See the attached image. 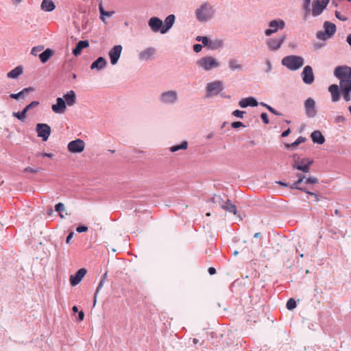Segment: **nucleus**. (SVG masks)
<instances>
[{
  "mask_svg": "<svg viewBox=\"0 0 351 351\" xmlns=\"http://www.w3.org/2000/svg\"><path fill=\"white\" fill-rule=\"evenodd\" d=\"M36 156L37 157L38 156H42L43 158L47 157V158H53L54 154H53L51 153L42 152V153L37 154Z\"/></svg>",
  "mask_w": 351,
  "mask_h": 351,
  "instance_id": "052dcab7",
  "label": "nucleus"
},
{
  "mask_svg": "<svg viewBox=\"0 0 351 351\" xmlns=\"http://www.w3.org/2000/svg\"><path fill=\"white\" fill-rule=\"evenodd\" d=\"M224 200L221 198L220 195H215V204H218L219 206L222 207V204H223Z\"/></svg>",
  "mask_w": 351,
  "mask_h": 351,
  "instance_id": "13d9d810",
  "label": "nucleus"
},
{
  "mask_svg": "<svg viewBox=\"0 0 351 351\" xmlns=\"http://www.w3.org/2000/svg\"><path fill=\"white\" fill-rule=\"evenodd\" d=\"M84 318V313L82 311H78L77 319L78 322H82Z\"/></svg>",
  "mask_w": 351,
  "mask_h": 351,
  "instance_id": "338daca9",
  "label": "nucleus"
},
{
  "mask_svg": "<svg viewBox=\"0 0 351 351\" xmlns=\"http://www.w3.org/2000/svg\"><path fill=\"white\" fill-rule=\"evenodd\" d=\"M87 271L85 268L79 269L75 274L70 276V284L71 286L75 287L84 278Z\"/></svg>",
  "mask_w": 351,
  "mask_h": 351,
  "instance_id": "f3484780",
  "label": "nucleus"
},
{
  "mask_svg": "<svg viewBox=\"0 0 351 351\" xmlns=\"http://www.w3.org/2000/svg\"><path fill=\"white\" fill-rule=\"evenodd\" d=\"M228 67L232 71H234L236 70H241L242 69L241 65L239 64L237 61L234 59L229 60Z\"/></svg>",
  "mask_w": 351,
  "mask_h": 351,
  "instance_id": "4c0bfd02",
  "label": "nucleus"
},
{
  "mask_svg": "<svg viewBox=\"0 0 351 351\" xmlns=\"http://www.w3.org/2000/svg\"><path fill=\"white\" fill-rule=\"evenodd\" d=\"M66 108V103L62 97H58L56 104L51 106L52 110L57 114H63Z\"/></svg>",
  "mask_w": 351,
  "mask_h": 351,
  "instance_id": "aec40b11",
  "label": "nucleus"
},
{
  "mask_svg": "<svg viewBox=\"0 0 351 351\" xmlns=\"http://www.w3.org/2000/svg\"><path fill=\"white\" fill-rule=\"evenodd\" d=\"M287 39L286 34H283L278 38H273L267 39L265 42L266 45L270 51H278Z\"/></svg>",
  "mask_w": 351,
  "mask_h": 351,
  "instance_id": "6e6552de",
  "label": "nucleus"
},
{
  "mask_svg": "<svg viewBox=\"0 0 351 351\" xmlns=\"http://www.w3.org/2000/svg\"><path fill=\"white\" fill-rule=\"evenodd\" d=\"M23 72L21 66H17L14 69L8 73L7 77L10 79H17Z\"/></svg>",
  "mask_w": 351,
  "mask_h": 351,
  "instance_id": "473e14b6",
  "label": "nucleus"
},
{
  "mask_svg": "<svg viewBox=\"0 0 351 351\" xmlns=\"http://www.w3.org/2000/svg\"><path fill=\"white\" fill-rule=\"evenodd\" d=\"M63 99L65 101L66 106H72L76 101V95L73 90H69L64 95Z\"/></svg>",
  "mask_w": 351,
  "mask_h": 351,
  "instance_id": "c756f323",
  "label": "nucleus"
},
{
  "mask_svg": "<svg viewBox=\"0 0 351 351\" xmlns=\"http://www.w3.org/2000/svg\"><path fill=\"white\" fill-rule=\"evenodd\" d=\"M207 36H197L195 38V40L198 42H201L202 44L206 41V38Z\"/></svg>",
  "mask_w": 351,
  "mask_h": 351,
  "instance_id": "774afa93",
  "label": "nucleus"
},
{
  "mask_svg": "<svg viewBox=\"0 0 351 351\" xmlns=\"http://www.w3.org/2000/svg\"><path fill=\"white\" fill-rule=\"evenodd\" d=\"M187 147L188 142L186 141H183L180 144L171 146L169 149L171 152H176L180 149H186Z\"/></svg>",
  "mask_w": 351,
  "mask_h": 351,
  "instance_id": "e433bc0d",
  "label": "nucleus"
},
{
  "mask_svg": "<svg viewBox=\"0 0 351 351\" xmlns=\"http://www.w3.org/2000/svg\"><path fill=\"white\" fill-rule=\"evenodd\" d=\"M304 108L307 117L313 119L317 115L316 104L313 98L308 97L304 101Z\"/></svg>",
  "mask_w": 351,
  "mask_h": 351,
  "instance_id": "9b49d317",
  "label": "nucleus"
},
{
  "mask_svg": "<svg viewBox=\"0 0 351 351\" xmlns=\"http://www.w3.org/2000/svg\"><path fill=\"white\" fill-rule=\"evenodd\" d=\"M53 54V50L50 48H47L38 55L39 60L42 63L45 64L48 62Z\"/></svg>",
  "mask_w": 351,
  "mask_h": 351,
  "instance_id": "c85d7f7f",
  "label": "nucleus"
},
{
  "mask_svg": "<svg viewBox=\"0 0 351 351\" xmlns=\"http://www.w3.org/2000/svg\"><path fill=\"white\" fill-rule=\"evenodd\" d=\"M123 47L121 45H117L112 47V48L108 52V56L112 65L117 64L122 51Z\"/></svg>",
  "mask_w": 351,
  "mask_h": 351,
  "instance_id": "2eb2a0df",
  "label": "nucleus"
},
{
  "mask_svg": "<svg viewBox=\"0 0 351 351\" xmlns=\"http://www.w3.org/2000/svg\"><path fill=\"white\" fill-rule=\"evenodd\" d=\"M304 182L308 184H317L319 182V180L316 177L310 176L306 178Z\"/></svg>",
  "mask_w": 351,
  "mask_h": 351,
  "instance_id": "a18cd8bd",
  "label": "nucleus"
},
{
  "mask_svg": "<svg viewBox=\"0 0 351 351\" xmlns=\"http://www.w3.org/2000/svg\"><path fill=\"white\" fill-rule=\"evenodd\" d=\"M85 148V143L83 140L77 138L71 141L68 143L67 149L69 152L73 154L82 153Z\"/></svg>",
  "mask_w": 351,
  "mask_h": 351,
  "instance_id": "ddd939ff",
  "label": "nucleus"
},
{
  "mask_svg": "<svg viewBox=\"0 0 351 351\" xmlns=\"http://www.w3.org/2000/svg\"><path fill=\"white\" fill-rule=\"evenodd\" d=\"M215 14V10L208 3H204L195 11V16L197 21L206 23L210 21Z\"/></svg>",
  "mask_w": 351,
  "mask_h": 351,
  "instance_id": "f257e3e1",
  "label": "nucleus"
},
{
  "mask_svg": "<svg viewBox=\"0 0 351 351\" xmlns=\"http://www.w3.org/2000/svg\"><path fill=\"white\" fill-rule=\"evenodd\" d=\"M41 168H32L30 167H27L24 169L25 172H30L33 173H36L40 171Z\"/></svg>",
  "mask_w": 351,
  "mask_h": 351,
  "instance_id": "5fc2aeb1",
  "label": "nucleus"
},
{
  "mask_svg": "<svg viewBox=\"0 0 351 351\" xmlns=\"http://www.w3.org/2000/svg\"><path fill=\"white\" fill-rule=\"evenodd\" d=\"M306 141V138L304 136H299L293 143H285V147L287 149H294L298 145H299L302 143H304Z\"/></svg>",
  "mask_w": 351,
  "mask_h": 351,
  "instance_id": "f704fd0d",
  "label": "nucleus"
},
{
  "mask_svg": "<svg viewBox=\"0 0 351 351\" xmlns=\"http://www.w3.org/2000/svg\"><path fill=\"white\" fill-rule=\"evenodd\" d=\"M334 75L339 80L340 86L351 85V67L338 66L334 70Z\"/></svg>",
  "mask_w": 351,
  "mask_h": 351,
  "instance_id": "7ed1b4c3",
  "label": "nucleus"
},
{
  "mask_svg": "<svg viewBox=\"0 0 351 351\" xmlns=\"http://www.w3.org/2000/svg\"><path fill=\"white\" fill-rule=\"evenodd\" d=\"M223 84L221 81H215L207 84L206 97L209 98L217 95L223 90Z\"/></svg>",
  "mask_w": 351,
  "mask_h": 351,
  "instance_id": "1a4fd4ad",
  "label": "nucleus"
},
{
  "mask_svg": "<svg viewBox=\"0 0 351 351\" xmlns=\"http://www.w3.org/2000/svg\"><path fill=\"white\" fill-rule=\"evenodd\" d=\"M258 104H260V103H258L257 99L252 96L243 98L239 102V106L241 108H246L249 106L256 107Z\"/></svg>",
  "mask_w": 351,
  "mask_h": 351,
  "instance_id": "412c9836",
  "label": "nucleus"
},
{
  "mask_svg": "<svg viewBox=\"0 0 351 351\" xmlns=\"http://www.w3.org/2000/svg\"><path fill=\"white\" fill-rule=\"evenodd\" d=\"M294 162L292 165H298L299 166H304V163L302 162V158L300 159V157L297 154L293 155Z\"/></svg>",
  "mask_w": 351,
  "mask_h": 351,
  "instance_id": "8fccbe9b",
  "label": "nucleus"
},
{
  "mask_svg": "<svg viewBox=\"0 0 351 351\" xmlns=\"http://www.w3.org/2000/svg\"><path fill=\"white\" fill-rule=\"evenodd\" d=\"M269 28L265 30V34L270 36L278 30L283 29L285 27V22L282 19H274L271 21L268 24Z\"/></svg>",
  "mask_w": 351,
  "mask_h": 351,
  "instance_id": "0eeeda50",
  "label": "nucleus"
},
{
  "mask_svg": "<svg viewBox=\"0 0 351 351\" xmlns=\"http://www.w3.org/2000/svg\"><path fill=\"white\" fill-rule=\"evenodd\" d=\"M99 13H100V19L102 21H104V23H106L105 22V16L110 17L114 13V11H106L104 9L101 3H100L99 5Z\"/></svg>",
  "mask_w": 351,
  "mask_h": 351,
  "instance_id": "c9c22d12",
  "label": "nucleus"
},
{
  "mask_svg": "<svg viewBox=\"0 0 351 351\" xmlns=\"http://www.w3.org/2000/svg\"><path fill=\"white\" fill-rule=\"evenodd\" d=\"M261 118L265 124H268L269 123V119L266 112H262L261 114Z\"/></svg>",
  "mask_w": 351,
  "mask_h": 351,
  "instance_id": "4d7b16f0",
  "label": "nucleus"
},
{
  "mask_svg": "<svg viewBox=\"0 0 351 351\" xmlns=\"http://www.w3.org/2000/svg\"><path fill=\"white\" fill-rule=\"evenodd\" d=\"M335 15L337 19L341 21H346L348 20V17L342 15L339 11L336 10L335 12Z\"/></svg>",
  "mask_w": 351,
  "mask_h": 351,
  "instance_id": "603ef678",
  "label": "nucleus"
},
{
  "mask_svg": "<svg viewBox=\"0 0 351 351\" xmlns=\"http://www.w3.org/2000/svg\"><path fill=\"white\" fill-rule=\"evenodd\" d=\"M341 95L346 101H350L351 99V85L340 86Z\"/></svg>",
  "mask_w": 351,
  "mask_h": 351,
  "instance_id": "72a5a7b5",
  "label": "nucleus"
},
{
  "mask_svg": "<svg viewBox=\"0 0 351 351\" xmlns=\"http://www.w3.org/2000/svg\"><path fill=\"white\" fill-rule=\"evenodd\" d=\"M301 77L305 84H312L315 81L313 68L310 65L305 66L301 73Z\"/></svg>",
  "mask_w": 351,
  "mask_h": 351,
  "instance_id": "4468645a",
  "label": "nucleus"
},
{
  "mask_svg": "<svg viewBox=\"0 0 351 351\" xmlns=\"http://www.w3.org/2000/svg\"><path fill=\"white\" fill-rule=\"evenodd\" d=\"M311 1V0H304L303 9L304 10V12H306V14H310V12H311V9H310Z\"/></svg>",
  "mask_w": 351,
  "mask_h": 351,
  "instance_id": "de8ad7c7",
  "label": "nucleus"
},
{
  "mask_svg": "<svg viewBox=\"0 0 351 351\" xmlns=\"http://www.w3.org/2000/svg\"><path fill=\"white\" fill-rule=\"evenodd\" d=\"M203 45L202 44H194L193 46V49L195 53H199L202 51Z\"/></svg>",
  "mask_w": 351,
  "mask_h": 351,
  "instance_id": "680f3d73",
  "label": "nucleus"
},
{
  "mask_svg": "<svg viewBox=\"0 0 351 351\" xmlns=\"http://www.w3.org/2000/svg\"><path fill=\"white\" fill-rule=\"evenodd\" d=\"M44 49V47L43 45H38L36 47H34L31 50V54L36 56L38 55V53Z\"/></svg>",
  "mask_w": 351,
  "mask_h": 351,
  "instance_id": "49530a36",
  "label": "nucleus"
},
{
  "mask_svg": "<svg viewBox=\"0 0 351 351\" xmlns=\"http://www.w3.org/2000/svg\"><path fill=\"white\" fill-rule=\"evenodd\" d=\"M302 162L304 163V166H299L298 165H291L293 169H296L300 171L303 173H307L310 172V167L313 164L314 161L313 159L308 158H303Z\"/></svg>",
  "mask_w": 351,
  "mask_h": 351,
  "instance_id": "4be33fe9",
  "label": "nucleus"
},
{
  "mask_svg": "<svg viewBox=\"0 0 351 351\" xmlns=\"http://www.w3.org/2000/svg\"><path fill=\"white\" fill-rule=\"evenodd\" d=\"M107 66V60L104 57L99 56L90 64V69L91 70L101 71L105 69Z\"/></svg>",
  "mask_w": 351,
  "mask_h": 351,
  "instance_id": "5701e85b",
  "label": "nucleus"
},
{
  "mask_svg": "<svg viewBox=\"0 0 351 351\" xmlns=\"http://www.w3.org/2000/svg\"><path fill=\"white\" fill-rule=\"evenodd\" d=\"M54 208L56 212L60 213L64 210V204L59 202L55 205Z\"/></svg>",
  "mask_w": 351,
  "mask_h": 351,
  "instance_id": "3c124183",
  "label": "nucleus"
},
{
  "mask_svg": "<svg viewBox=\"0 0 351 351\" xmlns=\"http://www.w3.org/2000/svg\"><path fill=\"white\" fill-rule=\"evenodd\" d=\"M306 193H307L308 195H309L311 196H313L315 198V202H319L320 199V196L314 192L307 190L306 191Z\"/></svg>",
  "mask_w": 351,
  "mask_h": 351,
  "instance_id": "bf43d9fd",
  "label": "nucleus"
},
{
  "mask_svg": "<svg viewBox=\"0 0 351 351\" xmlns=\"http://www.w3.org/2000/svg\"><path fill=\"white\" fill-rule=\"evenodd\" d=\"M324 30L316 33V38L320 40L326 41L333 36L337 31V26L330 21H325L323 24Z\"/></svg>",
  "mask_w": 351,
  "mask_h": 351,
  "instance_id": "20e7f679",
  "label": "nucleus"
},
{
  "mask_svg": "<svg viewBox=\"0 0 351 351\" xmlns=\"http://www.w3.org/2000/svg\"><path fill=\"white\" fill-rule=\"evenodd\" d=\"M260 105L267 108L271 113L277 115V116H281L282 113L279 111L276 110L275 108L271 107V106L264 103V102H260Z\"/></svg>",
  "mask_w": 351,
  "mask_h": 351,
  "instance_id": "ea45409f",
  "label": "nucleus"
},
{
  "mask_svg": "<svg viewBox=\"0 0 351 351\" xmlns=\"http://www.w3.org/2000/svg\"><path fill=\"white\" fill-rule=\"evenodd\" d=\"M148 26L153 32H160L162 34L165 33L162 29V21L157 16H152L148 20Z\"/></svg>",
  "mask_w": 351,
  "mask_h": 351,
  "instance_id": "dca6fc26",
  "label": "nucleus"
},
{
  "mask_svg": "<svg viewBox=\"0 0 351 351\" xmlns=\"http://www.w3.org/2000/svg\"><path fill=\"white\" fill-rule=\"evenodd\" d=\"M311 138L314 143L322 145L325 142V137L319 130H315L311 134Z\"/></svg>",
  "mask_w": 351,
  "mask_h": 351,
  "instance_id": "cd10ccee",
  "label": "nucleus"
},
{
  "mask_svg": "<svg viewBox=\"0 0 351 351\" xmlns=\"http://www.w3.org/2000/svg\"><path fill=\"white\" fill-rule=\"evenodd\" d=\"M36 132L38 137L41 138L43 141H47L51 133V129L48 124L39 123L36 125Z\"/></svg>",
  "mask_w": 351,
  "mask_h": 351,
  "instance_id": "9d476101",
  "label": "nucleus"
},
{
  "mask_svg": "<svg viewBox=\"0 0 351 351\" xmlns=\"http://www.w3.org/2000/svg\"><path fill=\"white\" fill-rule=\"evenodd\" d=\"M40 8L45 12H50L55 10L56 5L52 0H43Z\"/></svg>",
  "mask_w": 351,
  "mask_h": 351,
  "instance_id": "7c9ffc66",
  "label": "nucleus"
},
{
  "mask_svg": "<svg viewBox=\"0 0 351 351\" xmlns=\"http://www.w3.org/2000/svg\"><path fill=\"white\" fill-rule=\"evenodd\" d=\"M276 183L283 187H289L290 184L289 182H286L282 180L276 181Z\"/></svg>",
  "mask_w": 351,
  "mask_h": 351,
  "instance_id": "69168bd1",
  "label": "nucleus"
},
{
  "mask_svg": "<svg viewBox=\"0 0 351 351\" xmlns=\"http://www.w3.org/2000/svg\"><path fill=\"white\" fill-rule=\"evenodd\" d=\"M155 54L156 49L154 47H148L139 53L138 58L141 61H149L154 58Z\"/></svg>",
  "mask_w": 351,
  "mask_h": 351,
  "instance_id": "6ab92c4d",
  "label": "nucleus"
},
{
  "mask_svg": "<svg viewBox=\"0 0 351 351\" xmlns=\"http://www.w3.org/2000/svg\"><path fill=\"white\" fill-rule=\"evenodd\" d=\"M296 301L293 298H289L286 304V307L288 310H293L296 307Z\"/></svg>",
  "mask_w": 351,
  "mask_h": 351,
  "instance_id": "79ce46f5",
  "label": "nucleus"
},
{
  "mask_svg": "<svg viewBox=\"0 0 351 351\" xmlns=\"http://www.w3.org/2000/svg\"><path fill=\"white\" fill-rule=\"evenodd\" d=\"M88 230V227L85 225H80L77 227L76 231L78 233L85 232Z\"/></svg>",
  "mask_w": 351,
  "mask_h": 351,
  "instance_id": "6e6d98bb",
  "label": "nucleus"
},
{
  "mask_svg": "<svg viewBox=\"0 0 351 351\" xmlns=\"http://www.w3.org/2000/svg\"><path fill=\"white\" fill-rule=\"evenodd\" d=\"M231 127L234 129L239 128L241 127L245 128V125L241 121H234L231 123Z\"/></svg>",
  "mask_w": 351,
  "mask_h": 351,
  "instance_id": "864d4df0",
  "label": "nucleus"
},
{
  "mask_svg": "<svg viewBox=\"0 0 351 351\" xmlns=\"http://www.w3.org/2000/svg\"><path fill=\"white\" fill-rule=\"evenodd\" d=\"M196 64L206 71L218 68L219 62L213 56H205L197 60Z\"/></svg>",
  "mask_w": 351,
  "mask_h": 351,
  "instance_id": "39448f33",
  "label": "nucleus"
},
{
  "mask_svg": "<svg viewBox=\"0 0 351 351\" xmlns=\"http://www.w3.org/2000/svg\"><path fill=\"white\" fill-rule=\"evenodd\" d=\"M159 100L166 105H173L178 100V93L176 90H168L160 94Z\"/></svg>",
  "mask_w": 351,
  "mask_h": 351,
  "instance_id": "423d86ee",
  "label": "nucleus"
},
{
  "mask_svg": "<svg viewBox=\"0 0 351 351\" xmlns=\"http://www.w3.org/2000/svg\"><path fill=\"white\" fill-rule=\"evenodd\" d=\"M206 41L203 43L204 47H208L210 50H217L220 49L223 45V42L220 39L210 40L208 36L206 38Z\"/></svg>",
  "mask_w": 351,
  "mask_h": 351,
  "instance_id": "a211bd4d",
  "label": "nucleus"
},
{
  "mask_svg": "<svg viewBox=\"0 0 351 351\" xmlns=\"http://www.w3.org/2000/svg\"><path fill=\"white\" fill-rule=\"evenodd\" d=\"M221 208L229 213H233L234 215H237V213L236 206L233 204L229 199H227L226 202L224 201Z\"/></svg>",
  "mask_w": 351,
  "mask_h": 351,
  "instance_id": "2f4dec72",
  "label": "nucleus"
},
{
  "mask_svg": "<svg viewBox=\"0 0 351 351\" xmlns=\"http://www.w3.org/2000/svg\"><path fill=\"white\" fill-rule=\"evenodd\" d=\"M245 113V111L240 110H235L232 112V114L235 117L243 119Z\"/></svg>",
  "mask_w": 351,
  "mask_h": 351,
  "instance_id": "09e8293b",
  "label": "nucleus"
},
{
  "mask_svg": "<svg viewBox=\"0 0 351 351\" xmlns=\"http://www.w3.org/2000/svg\"><path fill=\"white\" fill-rule=\"evenodd\" d=\"M295 176L298 178V181H299L300 183H302L303 181H305L306 176L302 173H296Z\"/></svg>",
  "mask_w": 351,
  "mask_h": 351,
  "instance_id": "0e129e2a",
  "label": "nucleus"
},
{
  "mask_svg": "<svg viewBox=\"0 0 351 351\" xmlns=\"http://www.w3.org/2000/svg\"><path fill=\"white\" fill-rule=\"evenodd\" d=\"M39 101H32L30 104L27 105L24 108V111L27 114V112L32 108H35L39 105Z\"/></svg>",
  "mask_w": 351,
  "mask_h": 351,
  "instance_id": "37998d69",
  "label": "nucleus"
},
{
  "mask_svg": "<svg viewBox=\"0 0 351 351\" xmlns=\"http://www.w3.org/2000/svg\"><path fill=\"white\" fill-rule=\"evenodd\" d=\"M26 114H27L23 109L22 111H18V112H13L12 116L17 118L19 120H20L21 121H24V120L26 117Z\"/></svg>",
  "mask_w": 351,
  "mask_h": 351,
  "instance_id": "a19ab883",
  "label": "nucleus"
},
{
  "mask_svg": "<svg viewBox=\"0 0 351 351\" xmlns=\"http://www.w3.org/2000/svg\"><path fill=\"white\" fill-rule=\"evenodd\" d=\"M266 66H267V68L265 69V72L266 73H269L271 70H272V64H271V62L269 60L267 59L266 60Z\"/></svg>",
  "mask_w": 351,
  "mask_h": 351,
  "instance_id": "e2e57ef3",
  "label": "nucleus"
},
{
  "mask_svg": "<svg viewBox=\"0 0 351 351\" xmlns=\"http://www.w3.org/2000/svg\"><path fill=\"white\" fill-rule=\"evenodd\" d=\"M176 21V16L174 14L168 15L164 22L162 21V31L166 34L167 33L170 29L173 27Z\"/></svg>",
  "mask_w": 351,
  "mask_h": 351,
  "instance_id": "a878e982",
  "label": "nucleus"
},
{
  "mask_svg": "<svg viewBox=\"0 0 351 351\" xmlns=\"http://www.w3.org/2000/svg\"><path fill=\"white\" fill-rule=\"evenodd\" d=\"M281 64L290 71H297L304 66V59L300 56L289 55L282 59Z\"/></svg>",
  "mask_w": 351,
  "mask_h": 351,
  "instance_id": "f03ea898",
  "label": "nucleus"
},
{
  "mask_svg": "<svg viewBox=\"0 0 351 351\" xmlns=\"http://www.w3.org/2000/svg\"><path fill=\"white\" fill-rule=\"evenodd\" d=\"M89 47V42L88 40H80L77 43L75 47L73 49V54L77 57L82 53V51Z\"/></svg>",
  "mask_w": 351,
  "mask_h": 351,
  "instance_id": "393cba45",
  "label": "nucleus"
},
{
  "mask_svg": "<svg viewBox=\"0 0 351 351\" xmlns=\"http://www.w3.org/2000/svg\"><path fill=\"white\" fill-rule=\"evenodd\" d=\"M300 184L301 183L299 181L295 180L291 184H290L289 188L291 189H296V190H299L300 191L306 193V191L308 189L306 187L301 186Z\"/></svg>",
  "mask_w": 351,
  "mask_h": 351,
  "instance_id": "58836bf2",
  "label": "nucleus"
},
{
  "mask_svg": "<svg viewBox=\"0 0 351 351\" xmlns=\"http://www.w3.org/2000/svg\"><path fill=\"white\" fill-rule=\"evenodd\" d=\"M328 91L331 95V99L333 102H337L341 97V91L340 85L332 84L328 87Z\"/></svg>",
  "mask_w": 351,
  "mask_h": 351,
  "instance_id": "b1692460",
  "label": "nucleus"
},
{
  "mask_svg": "<svg viewBox=\"0 0 351 351\" xmlns=\"http://www.w3.org/2000/svg\"><path fill=\"white\" fill-rule=\"evenodd\" d=\"M330 0H313L312 3V15L314 17L322 14L326 8Z\"/></svg>",
  "mask_w": 351,
  "mask_h": 351,
  "instance_id": "f8f14e48",
  "label": "nucleus"
},
{
  "mask_svg": "<svg viewBox=\"0 0 351 351\" xmlns=\"http://www.w3.org/2000/svg\"><path fill=\"white\" fill-rule=\"evenodd\" d=\"M35 90V88L34 87L29 86L27 88H25L23 90H21L20 92L17 93H12L10 95V97L13 99H19L20 98H25L26 96H27L31 92H33Z\"/></svg>",
  "mask_w": 351,
  "mask_h": 351,
  "instance_id": "bb28decb",
  "label": "nucleus"
},
{
  "mask_svg": "<svg viewBox=\"0 0 351 351\" xmlns=\"http://www.w3.org/2000/svg\"><path fill=\"white\" fill-rule=\"evenodd\" d=\"M346 117L341 115H337L333 118V121L335 123H343L346 121Z\"/></svg>",
  "mask_w": 351,
  "mask_h": 351,
  "instance_id": "c03bdc74",
  "label": "nucleus"
}]
</instances>
